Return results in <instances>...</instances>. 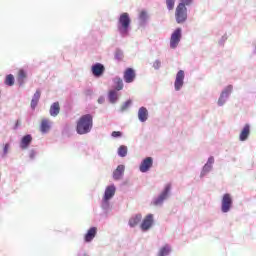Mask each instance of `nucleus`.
<instances>
[{
  "label": "nucleus",
  "instance_id": "nucleus-1",
  "mask_svg": "<svg viewBox=\"0 0 256 256\" xmlns=\"http://www.w3.org/2000/svg\"><path fill=\"white\" fill-rule=\"evenodd\" d=\"M91 129H93V116L91 114L81 116L76 126L78 135H86L91 132Z\"/></svg>",
  "mask_w": 256,
  "mask_h": 256
},
{
  "label": "nucleus",
  "instance_id": "nucleus-2",
  "mask_svg": "<svg viewBox=\"0 0 256 256\" xmlns=\"http://www.w3.org/2000/svg\"><path fill=\"white\" fill-rule=\"evenodd\" d=\"M193 3V0H180L175 10L176 23L181 24L187 21V7Z\"/></svg>",
  "mask_w": 256,
  "mask_h": 256
},
{
  "label": "nucleus",
  "instance_id": "nucleus-3",
  "mask_svg": "<svg viewBox=\"0 0 256 256\" xmlns=\"http://www.w3.org/2000/svg\"><path fill=\"white\" fill-rule=\"evenodd\" d=\"M131 25V18L129 13L124 12L120 15L118 19V31L121 35H127L129 33V27Z\"/></svg>",
  "mask_w": 256,
  "mask_h": 256
},
{
  "label": "nucleus",
  "instance_id": "nucleus-4",
  "mask_svg": "<svg viewBox=\"0 0 256 256\" xmlns=\"http://www.w3.org/2000/svg\"><path fill=\"white\" fill-rule=\"evenodd\" d=\"M231 207H233V198L231 197V194L226 193L222 197V213H229V211H231Z\"/></svg>",
  "mask_w": 256,
  "mask_h": 256
},
{
  "label": "nucleus",
  "instance_id": "nucleus-5",
  "mask_svg": "<svg viewBox=\"0 0 256 256\" xmlns=\"http://www.w3.org/2000/svg\"><path fill=\"white\" fill-rule=\"evenodd\" d=\"M171 191V184H167L162 193L154 200L153 204L156 206L163 205V201L169 197Z\"/></svg>",
  "mask_w": 256,
  "mask_h": 256
},
{
  "label": "nucleus",
  "instance_id": "nucleus-6",
  "mask_svg": "<svg viewBox=\"0 0 256 256\" xmlns=\"http://www.w3.org/2000/svg\"><path fill=\"white\" fill-rule=\"evenodd\" d=\"M181 41V28H177L171 35L170 47L171 49H177V45Z\"/></svg>",
  "mask_w": 256,
  "mask_h": 256
},
{
  "label": "nucleus",
  "instance_id": "nucleus-7",
  "mask_svg": "<svg viewBox=\"0 0 256 256\" xmlns=\"http://www.w3.org/2000/svg\"><path fill=\"white\" fill-rule=\"evenodd\" d=\"M153 214H148L144 217V219L142 220V223L140 225V228L143 231H149V229H151V227H153Z\"/></svg>",
  "mask_w": 256,
  "mask_h": 256
},
{
  "label": "nucleus",
  "instance_id": "nucleus-8",
  "mask_svg": "<svg viewBox=\"0 0 256 256\" xmlns=\"http://www.w3.org/2000/svg\"><path fill=\"white\" fill-rule=\"evenodd\" d=\"M183 81H185V71L180 70L176 74V79L174 82L175 91H180L181 87H183Z\"/></svg>",
  "mask_w": 256,
  "mask_h": 256
},
{
  "label": "nucleus",
  "instance_id": "nucleus-9",
  "mask_svg": "<svg viewBox=\"0 0 256 256\" xmlns=\"http://www.w3.org/2000/svg\"><path fill=\"white\" fill-rule=\"evenodd\" d=\"M135 77H137V74L133 68H127L124 71L123 78L125 83H133L135 81Z\"/></svg>",
  "mask_w": 256,
  "mask_h": 256
},
{
  "label": "nucleus",
  "instance_id": "nucleus-10",
  "mask_svg": "<svg viewBox=\"0 0 256 256\" xmlns=\"http://www.w3.org/2000/svg\"><path fill=\"white\" fill-rule=\"evenodd\" d=\"M152 167H153V158L147 157L141 162L139 169L141 173H147V171H149V169H151Z\"/></svg>",
  "mask_w": 256,
  "mask_h": 256
},
{
  "label": "nucleus",
  "instance_id": "nucleus-11",
  "mask_svg": "<svg viewBox=\"0 0 256 256\" xmlns=\"http://www.w3.org/2000/svg\"><path fill=\"white\" fill-rule=\"evenodd\" d=\"M94 77H101L105 73V66L101 63H96L91 68Z\"/></svg>",
  "mask_w": 256,
  "mask_h": 256
},
{
  "label": "nucleus",
  "instance_id": "nucleus-12",
  "mask_svg": "<svg viewBox=\"0 0 256 256\" xmlns=\"http://www.w3.org/2000/svg\"><path fill=\"white\" fill-rule=\"evenodd\" d=\"M117 191V189L115 188V185H110L105 189V193H104V197H103V201L105 203H107V201H109V199H111L112 197L115 196V192Z\"/></svg>",
  "mask_w": 256,
  "mask_h": 256
},
{
  "label": "nucleus",
  "instance_id": "nucleus-13",
  "mask_svg": "<svg viewBox=\"0 0 256 256\" xmlns=\"http://www.w3.org/2000/svg\"><path fill=\"white\" fill-rule=\"evenodd\" d=\"M31 143H33V136H31V134H27L22 137L20 141V148L23 150L29 149V145H31Z\"/></svg>",
  "mask_w": 256,
  "mask_h": 256
},
{
  "label": "nucleus",
  "instance_id": "nucleus-14",
  "mask_svg": "<svg viewBox=\"0 0 256 256\" xmlns=\"http://www.w3.org/2000/svg\"><path fill=\"white\" fill-rule=\"evenodd\" d=\"M124 173H125V166L119 165L113 172L114 181H119L120 179H123Z\"/></svg>",
  "mask_w": 256,
  "mask_h": 256
},
{
  "label": "nucleus",
  "instance_id": "nucleus-15",
  "mask_svg": "<svg viewBox=\"0 0 256 256\" xmlns=\"http://www.w3.org/2000/svg\"><path fill=\"white\" fill-rule=\"evenodd\" d=\"M250 133H251V126L249 124H245L244 128L240 132L239 140L240 141H247Z\"/></svg>",
  "mask_w": 256,
  "mask_h": 256
},
{
  "label": "nucleus",
  "instance_id": "nucleus-16",
  "mask_svg": "<svg viewBox=\"0 0 256 256\" xmlns=\"http://www.w3.org/2000/svg\"><path fill=\"white\" fill-rule=\"evenodd\" d=\"M97 235V227H92L90 228L87 233L85 234V242L86 243H91L93 239H95V236Z\"/></svg>",
  "mask_w": 256,
  "mask_h": 256
},
{
  "label": "nucleus",
  "instance_id": "nucleus-17",
  "mask_svg": "<svg viewBox=\"0 0 256 256\" xmlns=\"http://www.w3.org/2000/svg\"><path fill=\"white\" fill-rule=\"evenodd\" d=\"M138 119L141 121V123H145L147 119H149V111L145 107H141L138 110Z\"/></svg>",
  "mask_w": 256,
  "mask_h": 256
},
{
  "label": "nucleus",
  "instance_id": "nucleus-18",
  "mask_svg": "<svg viewBox=\"0 0 256 256\" xmlns=\"http://www.w3.org/2000/svg\"><path fill=\"white\" fill-rule=\"evenodd\" d=\"M60 112H61V106L59 105V102H54L50 106V110H49L51 117H57V115H59Z\"/></svg>",
  "mask_w": 256,
  "mask_h": 256
},
{
  "label": "nucleus",
  "instance_id": "nucleus-19",
  "mask_svg": "<svg viewBox=\"0 0 256 256\" xmlns=\"http://www.w3.org/2000/svg\"><path fill=\"white\" fill-rule=\"evenodd\" d=\"M141 219H143V216L141 214H136L135 216L130 218L129 226L137 227V225H139V223H141Z\"/></svg>",
  "mask_w": 256,
  "mask_h": 256
},
{
  "label": "nucleus",
  "instance_id": "nucleus-20",
  "mask_svg": "<svg viewBox=\"0 0 256 256\" xmlns=\"http://www.w3.org/2000/svg\"><path fill=\"white\" fill-rule=\"evenodd\" d=\"M25 79H27V72H25L23 69H20L17 74V82L19 85H23L25 83Z\"/></svg>",
  "mask_w": 256,
  "mask_h": 256
},
{
  "label": "nucleus",
  "instance_id": "nucleus-21",
  "mask_svg": "<svg viewBox=\"0 0 256 256\" xmlns=\"http://www.w3.org/2000/svg\"><path fill=\"white\" fill-rule=\"evenodd\" d=\"M51 129V124L49 123L48 119H42L40 124V131L42 133H47Z\"/></svg>",
  "mask_w": 256,
  "mask_h": 256
},
{
  "label": "nucleus",
  "instance_id": "nucleus-22",
  "mask_svg": "<svg viewBox=\"0 0 256 256\" xmlns=\"http://www.w3.org/2000/svg\"><path fill=\"white\" fill-rule=\"evenodd\" d=\"M4 83L8 85V87H13V85H15V76H13V74L7 75Z\"/></svg>",
  "mask_w": 256,
  "mask_h": 256
},
{
  "label": "nucleus",
  "instance_id": "nucleus-23",
  "mask_svg": "<svg viewBox=\"0 0 256 256\" xmlns=\"http://www.w3.org/2000/svg\"><path fill=\"white\" fill-rule=\"evenodd\" d=\"M110 103H116L117 99H119V94H117L116 90H111L108 94Z\"/></svg>",
  "mask_w": 256,
  "mask_h": 256
},
{
  "label": "nucleus",
  "instance_id": "nucleus-24",
  "mask_svg": "<svg viewBox=\"0 0 256 256\" xmlns=\"http://www.w3.org/2000/svg\"><path fill=\"white\" fill-rule=\"evenodd\" d=\"M114 84L116 91H122L123 89V79H121L120 77H116L114 78Z\"/></svg>",
  "mask_w": 256,
  "mask_h": 256
},
{
  "label": "nucleus",
  "instance_id": "nucleus-25",
  "mask_svg": "<svg viewBox=\"0 0 256 256\" xmlns=\"http://www.w3.org/2000/svg\"><path fill=\"white\" fill-rule=\"evenodd\" d=\"M169 253H171V248L169 247V245H165L164 247L160 248L158 255L167 256L169 255Z\"/></svg>",
  "mask_w": 256,
  "mask_h": 256
},
{
  "label": "nucleus",
  "instance_id": "nucleus-26",
  "mask_svg": "<svg viewBox=\"0 0 256 256\" xmlns=\"http://www.w3.org/2000/svg\"><path fill=\"white\" fill-rule=\"evenodd\" d=\"M118 155L120 156V157H127V146H120L119 148H118Z\"/></svg>",
  "mask_w": 256,
  "mask_h": 256
},
{
  "label": "nucleus",
  "instance_id": "nucleus-27",
  "mask_svg": "<svg viewBox=\"0 0 256 256\" xmlns=\"http://www.w3.org/2000/svg\"><path fill=\"white\" fill-rule=\"evenodd\" d=\"M213 163H215V159L210 157L208 163L204 166L203 171H211V165H213Z\"/></svg>",
  "mask_w": 256,
  "mask_h": 256
},
{
  "label": "nucleus",
  "instance_id": "nucleus-28",
  "mask_svg": "<svg viewBox=\"0 0 256 256\" xmlns=\"http://www.w3.org/2000/svg\"><path fill=\"white\" fill-rule=\"evenodd\" d=\"M167 9L173 11L175 9V0H166Z\"/></svg>",
  "mask_w": 256,
  "mask_h": 256
},
{
  "label": "nucleus",
  "instance_id": "nucleus-29",
  "mask_svg": "<svg viewBox=\"0 0 256 256\" xmlns=\"http://www.w3.org/2000/svg\"><path fill=\"white\" fill-rule=\"evenodd\" d=\"M139 19L141 21H146L147 20V12L145 10L141 11L139 14Z\"/></svg>",
  "mask_w": 256,
  "mask_h": 256
},
{
  "label": "nucleus",
  "instance_id": "nucleus-30",
  "mask_svg": "<svg viewBox=\"0 0 256 256\" xmlns=\"http://www.w3.org/2000/svg\"><path fill=\"white\" fill-rule=\"evenodd\" d=\"M231 91H233V86L232 85L227 86L226 89L223 91V93H225L224 97H227V95H229Z\"/></svg>",
  "mask_w": 256,
  "mask_h": 256
},
{
  "label": "nucleus",
  "instance_id": "nucleus-31",
  "mask_svg": "<svg viewBox=\"0 0 256 256\" xmlns=\"http://www.w3.org/2000/svg\"><path fill=\"white\" fill-rule=\"evenodd\" d=\"M130 105H131V100L126 101V102L122 105L121 111H125V110L129 109V106H130Z\"/></svg>",
  "mask_w": 256,
  "mask_h": 256
},
{
  "label": "nucleus",
  "instance_id": "nucleus-32",
  "mask_svg": "<svg viewBox=\"0 0 256 256\" xmlns=\"http://www.w3.org/2000/svg\"><path fill=\"white\" fill-rule=\"evenodd\" d=\"M34 100L36 101H39V99H41V91L37 90L35 93H34V96L33 98Z\"/></svg>",
  "mask_w": 256,
  "mask_h": 256
},
{
  "label": "nucleus",
  "instance_id": "nucleus-33",
  "mask_svg": "<svg viewBox=\"0 0 256 256\" xmlns=\"http://www.w3.org/2000/svg\"><path fill=\"white\" fill-rule=\"evenodd\" d=\"M224 99H225V92H222V94L218 100V105H220V106L223 105V103H225Z\"/></svg>",
  "mask_w": 256,
  "mask_h": 256
},
{
  "label": "nucleus",
  "instance_id": "nucleus-34",
  "mask_svg": "<svg viewBox=\"0 0 256 256\" xmlns=\"http://www.w3.org/2000/svg\"><path fill=\"white\" fill-rule=\"evenodd\" d=\"M153 67H154V69H160V67H161V61L156 60V61L153 63Z\"/></svg>",
  "mask_w": 256,
  "mask_h": 256
},
{
  "label": "nucleus",
  "instance_id": "nucleus-35",
  "mask_svg": "<svg viewBox=\"0 0 256 256\" xmlns=\"http://www.w3.org/2000/svg\"><path fill=\"white\" fill-rule=\"evenodd\" d=\"M38 103H39V100H35V99L32 98V101H31L32 109H35V107H37Z\"/></svg>",
  "mask_w": 256,
  "mask_h": 256
},
{
  "label": "nucleus",
  "instance_id": "nucleus-36",
  "mask_svg": "<svg viewBox=\"0 0 256 256\" xmlns=\"http://www.w3.org/2000/svg\"><path fill=\"white\" fill-rule=\"evenodd\" d=\"M121 135H122V133L119 132V131H113L112 132V137H114V138L121 137Z\"/></svg>",
  "mask_w": 256,
  "mask_h": 256
},
{
  "label": "nucleus",
  "instance_id": "nucleus-37",
  "mask_svg": "<svg viewBox=\"0 0 256 256\" xmlns=\"http://www.w3.org/2000/svg\"><path fill=\"white\" fill-rule=\"evenodd\" d=\"M9 144H5L4 148H3V153L4 155H7V153H9Z\"/></svg>",
  "mask_w": 256,
  "mask_h": 256
},
{
  "label": "nucleus",
  "instance_id": "nucleus-38",
  "mask_svg": "<svg viewBox=\"0 0 256 256\" xmlns=\"http://www.w3.org/2000/svg\"><path fill=\"white\" fill-rule=\"evenodd\" d=\"M19 125H20V122H19V120H17L16 127H19Z\"/></svg>",
  "mask_w": 256,
  "mask_h": 256
},
{
  "label": "nucleus",
  "instance_id": "nucleus-39",
  "mask_svg": "<svg viewBox=\"0 0 256 256\" xmlns=\"http://www.w3.org/2000/svg\"><path fill=\"white\" fill-rule=\"evenodd\" d=\"M98 102H99V103H101V102H102V100H101V99H99V100H98Z\"/></svg>",
  "mask_w": 256,
  "mask_h": 256
},
{
  "label": "nucleus",
  "instance_id": "nucleus-40",
  "mask_svg": "<svg viewBox=\"0 0 256 256\" xmlns=\"http://www.w3.org/2000/svg\"><path fill=\"white\" fill-rule=\"evenodd\" d=\"M98 102H99V103H101V102H102V100H101V99H99V100H98Z\"/></svg>",
  "mask_w": 256,
  "mask_h": 256
},
{
  "label": "nucleus",
  "instance_id": "nucleus-41",
  "mask_svg": "<svg viewBox=\"0 0 256 256\" xmlns=\"http://www.w3.org/2000/svg\"><path fill=\"white\" fill-rule=\"evenodd\" d=\"M31 157H33V154H31Z\"/></svg>",
  "mask_w": 256,
  "mask_h": 256
}]
</instances>
